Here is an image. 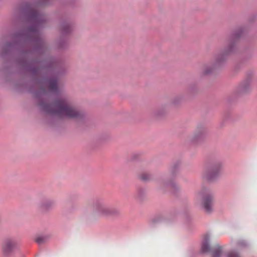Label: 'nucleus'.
I'll return each instance as SVG.
<instances>
[{
  "label": "nucleus",
  "instance_id": "423d86ee",
  "mask_svg": "<svg viewBox=\"0 0 257 257\" xmlns=\"http://www.w3.org/2000/svg\"><path fill=\"white\" fill-rule=\"evenodd\" d=\"M16 247V243L12 239L5 240L3 244V250L5 254H8L12 252Z\"/></svg>",
  "mask_w": 257,
  "mask_h": 257
},
{
  "label": "nucleus",
  "instance_id": "f03ea898",
  "mask_svg": "<svg viewBox=\"0 0 257 257\" xmlns=\"http://www.w3.org/2000/svg\"><path fill=\"white\" fill-rule=\"evenodd\" d=\"M95 213L100 216L108 217L118 214L117 211L109 208L102 203H96L94 206Z\"/></svg>",
  "mask_w": 257,
  "mask_h": 257
},
{
  "label": "nucleus",
  "instance_id": "ddd939ff",
  "mask_svg": "<svg viewBox=\"0 0 257 257\" xmlns=\"http://www.w3.org/2000/svg\"><path fill=\"white\" fill-rule=\"evenodd\" d=\"M208 66H204L203 68V73L204 74H207L210 73L211 71L210 70H208Z\"/></svg>",
  "mask_w": 257,
  "mask_h": 257
},
{
  "label": "nucleus",
  "instance_id": "9b49d317",
  "mask_svg": "<svg viewBox=\"0 0 257 257\" xmlns=\"http://www.w3.org/2000/svg\"><path fill=\"white\" fill-rule=\"evenodd\" d=\"M226 257H240L235 251H231L227 253Z\"/></svg>",
  "mask_w": 257,
  "mask_h": 257
},
{
  "label": "nucleus",
  "instance_id": "4468645a",
  "mask_svg": "<svg viewBox=\"0 0 257 257\" xmlns=\"http://www.w3.org/2000/svg\"><path fill=\"white\" fill-rule=\"evenodd\" d=\"M224 54L223 55H221V58H219L218 59H217V61L218 62H220L222 60H224Z\"/></svg>",
  "mask_w": 257,
  "mask_h": 257
},
{
  "label": "nucleus",
  "instance_id": "0eeeda50",
  "mask_svg": "<svg viewBox=\"0 0 257 257\" xmlns=\"http://www.w3.org/2000/svg\"><path fill=\"white\" fill-rule=\"evenodd\" d=\"M219 167H217V168L213 169L208 172H206L204 174V177L209 180H212L213 178L217 175V174L219 172Z\"/></svg>",
  "mask_w": 257,
  "mask_h": 257
},
{
  "label": "nucleus",
  "instance_id": "7ed1b4c3",
  "mask_svg": "<svg viewBox=\"0 0 257 257\" xmlns=\"http://www.w3.org/2000/svg\"><path fill=\"white\" fill-rule=\"evenodd\" d=\"M202 205L206 212H211L213 208V196L209 194L203 196L202 197Z\"/></svg>",
  "mask_w": 257,
  "mask_h": 257
},
{
  "label": "nucleus",
  "instance_id": "2eb2a0df",
  "mask_svg": "<svg viewBox=\"0 0 257 257\" xmlns=\"http://www.w3.org/2000/svg\"><path fill=\"white\" fill-rule=\"evenodd\" d=\"M231 46L229 47V50H227V52H226V54H228V53H229V52H230L231 51Z\"/></svg>",
  "mask_w": 257,
  "mask_h": 257
},
{
  "label": "nucleus",
  "instance_id": "f8f14e48",
  "mask_svg": "<svg viewBox=\"0 0 257 257\" xmlns=\"http://www.w3.org/2000/svg\"><path fill=\"white\" fill-rule=\"evenodd\" d=\"M45 238L43 236H38L36 238L35 240L38 243H42L44 242Z\"/></svg>",
  "mask_w": 257,
  "mask_h": 257
},
{
  "label": "nucleus",
  "instance_id": "6e6552de",
  "mask_svg": "<svg viewBox=\"0 0 257 257\" xmlns=\"http://www.w3.org/2000/svg\"><path fill=\"white\" fill-rule=\"evenodd\" d=\"M209 236L207 234L204 235L203 236V241L201 246L202 252L205 253L209 251V247L208 245Z\"/></svg>",
  "mask_w": 257,
  "mask_h": 257
},
{
  "label": "nucleus",
  "instance_id": "20e7f679",
  "mask_svg": "<svg viewBox=\"0 0 257 257\" xmlns=\"http://www.w3.org/2000/svg\"><path fill=\"white\" fill-rule=\"evenodd\" d=\"M58 90L57 80L56 78H52L46 80L45 82V92L56 93Z\"/></svg>",
  "mask_w": 257,
  "mask_h": 257
},
{
  "label": "nucleus",
  "instance_id": "39448f33",
  "mask_svg": "<svg viewBox=\"0 0 257 257\" xmlns=\"http://www.w3.org/2000/svg\"><path fill=\"white\" fill-rule=\"evenodd\" d=\"M30 16L31 19L37 25H40L44 20V16L36 10L33 9L30 12Z\"/></svg>",
  "mask_w": 257,
  "mask_h": 257
},
{
  "label": "nucleus",
  "instance_id": "9d476101",
  "mask_svg": "<svg viewBox=\"0 0 257 257\" xmlns=\"http://www.w3.org/2000/svg\"><path fill=\"white\" fill-rule=\"evenodd\" d=\"M141 179L144 181H147L150 179V176L149 174L144 173L142 174L140 176Z\"/></svg>",
  "mask_w": 257,
  "mask_h": 257
},
{
  "label": "nucleus",
  "instance_id": "f257e3e1",
  "mask_svg": "<svg viewBox=\"0 0 257 257\" xmlns=\"http://www.w3.org/2000/svg\"><path fill=\"white\" fill-rule=\"evenodd\" d=\"M39 105L44 111L60 117L79 119L83 116L81 112L75 108L65 99L57 100L51 104L41 101Z\"/></svg>",
  "mask_w": 257,
  "mask_h": 257
},
{
  "label": "nucleus",
  "instance_id": "1a4fd4ad",
  "mask_svg": "<svg viewBox=\"0 0 257 257\" xmlns=\"http://www.w3.org/2000/svg\"><path fill=\"white\" fill-rule=\"evenodd\" d=\"M221 252V247L216 248L213 252L212 257H220Z\"/></svg>",
  "mask_w": 257,
  "mask_h": 257
}]
</instances>
